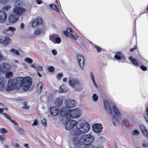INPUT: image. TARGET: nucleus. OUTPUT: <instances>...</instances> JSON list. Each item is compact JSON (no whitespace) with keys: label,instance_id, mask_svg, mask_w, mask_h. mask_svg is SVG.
I'll return each mask as SVG.
<instances>
[{"label":"nucleus","instance_id":"1","mask_svg":"<svg viewBox=\"0 0 148 148\" xmlns=\"http://www.w3.org/2000/svg\"><path fill=\"white\" fill-rule=\"evenodd\" d=\"M32 83V78L29 76L18 77L14 79L13 83L12 80L8 81L6 90L9 91L14 89H18L21 88L24 90H27L29 89Z\"/></svg>","mask_w":148,"mask_h":148},{"label":"nucleus","instance_id":"2","mask_svg":"<svg viewBox=\"0 0 148 148\" xmlns=\"http://www.w3.org/2000/svg\"><path fill=\"white\" fill-rule=\"evenodd\" d=\"M94 140V137L91 134H85L80 137L76 136L73 139V143L75 147L77 148L79 146L85 144V147L89 146V148L90 147L88 145L92 143Z\"/></svg>","mask_w":148,"mask_h":148},{"label":"nucleus","instance_id":"3","mask_svg":"<svg viewBox=\"0 0 148 148\" xmlns=\"http://www.w3.org/2000/svg\"><path fill=\"white\" fill-rule=\"evenodd\" d=\"M104 108L107 112L112 115V123L113 125L116 126L118 123L119 120L121 119V116L120 112L117 109L116 106L114 105L113 106L112 111L108 102L106 100H104L103 101Z\"/></svg>","mask_w":148,"mask_h":148},{"label":"nucleus","instance_id":"4","mask_svg":"<svg viewBox=\"0 0 148 148\" xmlns=\"http://www.w3.org/2000/svg\"><path fill=\"white\" fill-rule=\"evenodd\" d=\"M59 114L62 116L67 119H70L80 117L82 114V112L79 108L71 110L69 109L67 107H64L61 108Z\"/></svg>","mask_w":148,"mask_h":148},{"label":"nucleus","instance_id":"5","mask_svg":"<svg viewBox=\"0 0 148 148\" xmlns=\"http://www.w3.org/2000/svg\"><path fill=\"white\" fill-rule=\"evenodd\" d=\"M13 12V13L10 14L9 17L10 22L12 23L17 21L19 15H25L26 10L25 9L20 7L19 4L16 3L14 4Z\"/></svg>","mask_w":148,"mask_h":148},{"label":"nucleus","instance_id":"6","mask_svg":"<svg viewBox=\"0 0 148 148\" xmlns=\"http://www.w3.org/2000/svg\"><path fill=\"white\" fill-rule=\"evenodd\" d=\"M77 131L75 133V135H79L81 133H86L89 130L90 126L87 123H84L82 120H79L76 126Z\"/></svg>","mask_w":148,"mask_h":148},{"label":"nucleus","instance_id":"7","mask_svg":"<svg viewBox=\"0 0 148 148\" xmlns=\"http://www.w3.org/2000/svg\"><path fill=\"white\" fill-rule=\"evenodd\" d=\"M69 85L76 90H79L82 89L81 84L77 79L70 77L68 79Z\"/></svg>","mask_w":148,"mask_h":148},{"label":"nucleus","instance_id":"8","mask_svg":"<svg viewBox=\"0 0 148 148\" xmlns=\"http://www.w3.org/2000/svg\"><path fill=\"white\" fill-rule=\"evenodd\" d=\"M78 122L73 120H68L65 124V128L66 130H69L73 128L77 125Z\"/></svg>","mask_w":148,"mask_h":148},{"label":"nucleus","instance_id":"9","mask_svg":"<svg viewBox=\"0 0 148 148\" xmlns=\"http://www.w3.org/2000/svg\"><path fill=\"white\" fill-rule=\"evenodd\" d=\"M76 57L79 67L82 70H84V56L81 54H78L77 55Z\"/></svg>","mask_w":148,"mask_h":148},{"label":"nucleus","instance_id":"10","mask_svg":"<svg viewBox=\"0 0 148 148\" xmlns=\"http://www.w3.org/2000/svg\"><path fill=\"white\" fill-rule=\"evenodd\" d=\"M102 128V125L101 124L95 123L92 126V130L94 132L96 133L101 132Z\"/></svg>","mask_w":148,"mask_h":148},{"label":"nucleus","instance_id":"11","mask_svg":"<svg viewBox=\"0 0 148 148\" xmlns=\"http://www.w3.org/2000/svg\"><path fill=\"white\" fill-rule=\"evenodd\" d=\"M15 30V28L12 27H10L8 29L4 30L3 32L6 35L10 36H11L14 34Z\"/></svg>","mask_w":148,"mask_h":148},{"label":"nucleus","instance_id":"12","mask_svg":"<svg viewBox=\"0 0 148 148\" xmlns=\"http://www.w3.org/2000/svg\"><path fill=\"white\" fill-rule=\"evenodd\" d=\"M65 105L69 108H73L76 105L75 101L71 99H67L65 103Z\"/></svg>","mask_w":148,"mask_h":148},{"label":"nucleus","instance_id":"13","mask_svg":"<svg viewBox=\"0 0 148 148\" xmlns=\"http://www.w3.org/2000/svg\"><path fill=\"white\" fill-rule=\"evenodd\" d=\"M42 23V19L40 17H38L37 19H34L33 20L32 23V26L33 27L36 28Z\"/></svg>","mask_w":148,"mask_h":148},{"label":"nucleus","instance_id":"14","mask_svg":"<svg viewBox=\"0 0 148 148\" xmlns=\"http://www.w3.org/2000/svg\"><path fill=\"white\" fill-rule=\"evenodd\" d=\"M11 41V39L8 37H5L3 39L0 38V43L3 44L5 45H8Z\"/></svg>","mask_w":148,"mask_h":148},{"label":"nucleus","instance_id":"15","mask_svg":"<svg viewBox=\"0 0 148 148\" xmlns=\"http://www.w3.org/2000/svg\"><path fill=\"white\" fill-rule=\"evenodd\" d=\"M59 109L56 107L51 108L50 112L51 114L54 116H57L58 114Z\"/></svg>","mask_w":148,"mask_h":148},{"label":"nucleus","instance_id":"16","mask_svg":"<svg viewBox=\"0 0 148 148\" xmlns=\"http://www.w3.org/2000/svg\"><path fill=\"white\" fill-rule=\"evenodd\" d=\"M129 59L131 61L132 63L136 66H138L142 64V63L140 61H138V62L136 59L132 57H130Z\"/></svg>","mask_w":148,"mask_h":148},{"label":"nucleus","instance_id":"17","mask_svg":"<svg viewBox=\"0 0 148 148\" xmlns=\"http://www.w3.org/2000/svg\"><path fill=\"white\" fill-rule=\"evenodd\" d=\"M7 17V14L5 12L3 11L0 12V21L1 22H4Z\"/></svg>","mask_w":148,"mask_h":148},{"label":"nucleus","instance_id":"18","mask_svg":"<svg viewBox=\"0 0 148 148\" xmlns=\"http://www.w3.org/2000/svg\"><path fill=\"white\" fill-rule=\"evenodd\" d=\"M50 40L55 44H60L61 42V39L59 37H52L50 38Z\"/></svg>","mask_w":148,"mask_h":148},{"label":"nucleus","instance_id":"19","mask_svg":"<svg viewBox=\"0 0 148 148\" xmlns=\"http://www.w3.org/2000/svg\"><path fill=\"white\" fill-rule=\"evenodd\" d=\"M5 82L6 81L4 78H0V90H3L4 84Z\"/></svg>","mask_w":148,"mask_h":148},{"label":"nucleus","instance_id":"20","mask_svg":"<svg viewBox=\"0 0 148 148\" xmlns=\"http://www.w3.org/2000/svg\"><path fill=\"white\" fill-rule=\"evenodd\" d=\"M68 90V89L67 86L64 85H62L60 88L59 91L60 93H64L67 91Z\"/></svg>","mask_w":148,"mask_h":148},{"label":"nucleus","instance_id":"21","mask_svg":"<svg viewBox=\"0 0 148 148\" xmlns=\"http://www.w3.org/2000/svg\"><path fill=\"white\" fill-rule=\"evenodd\" d=\"M78 44L83 49L86 48V45L84 43V41L82 39H79V41L77 42Z\"/></svg>","mask_w":148,"mask_h":148},{"label":"nucleus","instance_id":"22","mask_svg":"<svg viewBox=\"0 0 148 148\" xmlns=\"http://www.w3.org/2000/svg\"><path fill=\"white\" fill-rule=\"evenodd\" d=\"M64 34L66 36H70L71 34H73L72 30L70 28H68L66 29L65 31L64 32Z\"/></svg>","mask_w":148,"mask_h":148},{"label":"nucleus","instance_id":"23","mask_svg":"<svg viewBox=\"0 0 148 148\" xmlns=\"http://www.w3.org/2000/svg\"><path fill=\"white\" fill-rule=\"evenodd\" d=\"M114 58L116 59L120 60L121 58H123L124 57L122 52H118L116 53V55L114 56Z\"/></svg>","mask_w":148,"mask_h":148},{"label":"nucleus","instance_id":"24","mask_svg":"<svg viewBox=\"0 0 148 148\" xmlns=\"http://www.w3.org/2000/svg\"><path fill=\"white\" fill-rule=\"evenodd\" d=\"M62 99L61 98H57L55 101V104L58 106H61L62 104Z\"/></svg>","mask_w":148,"mask_h":148},{"label":"nucleus","instance_id":"25","mask_svg":"<svg viewBox=\"0 0 148 148\" xmlns=\"http://www.w3.org/2000/svg\"><path fill=\"white\" fill-rule=\"evenodd\" d=\"M43 85L42 82H39L37 85V89L40 92L43 88Z\"/></svg>","mask_w":148,"mask_h":148},{"label":"nucleus","instance_id":"26","mask_svg":"<svg viewBox=\"0 0 148 148\" xmlns=\"http://www.w3.org/2000/svg\"><path fill=\"white\" fill-rule=\"evenodd\" d=\"M43 31V29H38L35 31L34 34L36 35H39L42 33Z\"/></svg>","mask_w":148,"mask_h":148},{"label":"nucleus","instance_id":"27","mask_svg":"<svg viewBox=\"0 0 148 148\" xmlns=\"http://www.w3.org/2000/svg\"><path fill=\"white\" fill-rule=\"evenodd\" d=\"M13 74L12 72H7L5 74V77L7 78H9L13 76Z\"/></svg>","mask_w":148,"mask_h":148},{"label":"nucleus","instance_id":"28","mask_svg":"<svg viewBox=\"0 0 148 148\" xmlns=\"http://www.w3.org/2000/svg\"><path fill=\"white\" fill-rule=\"evenodd\" d=\"M10 51L12 52L13 54H15L16 55H19V51L15 49H12L10 50Z\"/></svg>","mask_w":148,"mask_h":148},{"label":"nucleus","instance_id":"29","mask_svg":"<svg viewBox=\"0 0 148 148\" xmlns=\"http://www.w3.org/2000/svg\"><path fill=\"white\" fill-rule=\"evenodd\" d=\"M24 60L25 62L31 64L33 62V60L31 58H26Z\"/></svg>","mask_w":148,"mask_h":148},{"label":"nucleus","instance_id":"30","mask_svg":"<svg viewBox=\"0 0 148 148\" xmlns=\"http://www.w3.org/2000/svg\"><path fill=\"white\" fill-rule=\"evenodd\" d=\"M144 117L148 123V108H147Z\"/></svg>","mask_w":148,"mask_h":148},{"label":"nucleus","instance_id":"31","mask_svg":"<svg viewBox=\"0 0 148 148\" xmlns=\"http://www.w3.org/2000/svg\"><path fill=\"white\" fill-rule=\"evenodd\" d=\"M92 98L94 101H97L98 97L96 94H94L92 95Z\"/></svg>","mask_w":148,"mask_h":148},{"label":"nucleus","instance_id":"32","mask_svg":"<svg viewBox=\"0 0 148 148\" xmlns=\"http://www.w3.org/2000/svg\"><path fill=\"white\" fill-rule=\"evenodd\" d=\"M3 114L8 120H9L10 121L11 120V119L10 115L6 113H3Z\"/></svg>","mask_w":148,"mask_h":148},{"label":"nucleus","instance_id":"33","mask_svg":"<svg viewBox=\"0 0 148 148\" xmlns=\"http://www.w3.org/2000/svg\"><path fill=\"white\" fill-rule=\"evenodd\" d=\"M0 131L1 133L4 134L8 132V131L5 129L3 128H1L0 129Z\"/></svg>","mask_w":148,"mask_h":148},{"label":"nucleus","instance_id":"34","mask_svg":"<svg viewBox=\"0 0 148 148\" xmlns=\"http://www.w3.org/2000/svg\"><path fill=\"white\" fill-rule=\"evenodd\" d=\"M50 6L51 7L54 9V10H55L56 11H58V9L57 8V6L55 5H54L53 4H51L50 5Z\"/></svg>","mask_w":148,"mask_h":148},{"label":"nucleus","instance_id":"35","mask_svg":"<svg viewBox=\"0 0 148 148\" xmlns=\"http://www.w3.org/2000/svg\"><path fill=\"white\" fill-rule=\"evenodd\" d=\"M94 47L97 50V52H100L101 51L102 49L101 48H100L99 47L97 46L96 45H95Z\"/></svg>","mask_w":148,"mask_h":148},{"label":"nucleus","instance_id":"36","mask_svg":"<svg viewBox=\"0 0 148 148\" xmlns=\"http://www.w3.org/2000/svg\"><path fill=\"white\" fill-rule=\"evenodd\" d=\"M41 123L42 124V125L46 127L47 126V123L45 119H44L41 121Z\"/></svg>","mask_w":148,"mask_h":148},{"label":"nucleus","instance_id":"37","mask_svg":"<svg viewBox=\"0 0 148 148\" xmlns=\"http://www.w3.org/2000/svg\"><path fill=\"white\" fill-rule=\"evenodd\" d=\"M139 132L138 130H136L134 131L133 134L134 135H138L139 134Z\"/></svg>","mask_w":148,"mask_h":148},{"label":"nucleus","instance_id":"38","mask_svg":"<svg viewBox=\"0 0 148 148\" xmlns=\"http://www.w3.org/2000/svg\"><path fill=\"white\" fill-rule=\"evenodd\" d=\"M140 129L142 132L147 130L146 128L143 125H140Z\"/></svg>","mask_w":148,"mask_h":148},{"label":"nucleus","instance_id":"39","mask_svg":"<svg viewBox=\"0 0 148 148\" xmlns=\"http://www.w3.org/2000/svg\"><path fill=\"white\" fill-rule=\"evenodd\" d=\"M140 68L143 71H146L147 70V68L144 65H141Z\"/></svg>","mask_w":148,"mask_h":148},{"label":"nucleus","instance_id":"40","mask_svg":"<svg viewBox=\"0 0 148 148\" xmlns=\"http://www.w3.org/2000/svg\"><path fill=\"white\" fill-rule=\"evenodd\" d=\"M90 73L91 79L92 81H94L95 80V78L93 73L92 72H91Z\"/></svg>","mask_w":148,"mask_h":148},{"label":"nucleus","instance_id":"41","mask_svg":"<svg viewBox=\"0 0 148 148\" xmlns=\"http://www.w3.org/2000/svg\"><path fill=\"white\" fill-rule=\"evenodd\" d=\"M10 121L11 123H12L13 124H14L16 126H18V123L15 121L11 119Z\"/></svg>","mask_w":148,"mask_h":148},{"label":"nucleus","instance_id":"42","mask_svg":"<svg viewBox=\"0 0 148 148\" xmlns=\"http://www.w3.org/2000/svg\"><path fill=\"white\" fill-rule=\"evenodd\" d=\"M6 139V137L4 135H1L0 136V140H4Z\"/></svg>","mask_w":148,"mask_h":148},{"label":"nucleus","instance_id":"43","mask_svg":"<svg viewBox=\"0 0 148 148\" xmlns=\"http://www.w3.org/2000/svg\"><path fill=\"white\" fill-rule=\"evenodd\" d=\"M48 70L50 72H52L54 70V68L52 66H50L48 68Z\"/></svg>","mask_w":148,"mask_h":148},{"label":"nucleus","instance_id":"44","mask_svg":"<svg viewBox=\"0 0 148 148\" xmlns=\"http://www.w3.org/2000/svg\"><path fill=\"white\" fill-rule=\"evenodd\" d=\"M62 76V73L59 74L57 76V77L58 79H60Z\"/></svg>","mask_w":148,"mask_h":148},{"label":"nucleus","instance_id":"45","mask_svg":"<svg viewBox=\"0 0 148 148\" xmlns=\"http://www.w3.org/2000/svg\"><path fill=\"white\" fill-rule=\"evenodd\" d=\"M38 124V121L37 120L35 119L34 121V122L32 124V126H35L36 125H37Z\"/></svg>","mask_w":148,"mask_h":148},{"label":"nucleus","instance_id":"46","mask_svg":"<svg viewBox=\"0 0 148 148\" xmlns=\"http://www.w3.org/2000/svg\"><path fill=\"white\" fill-rule=\"evenodd\" d=\"M143 134L145 135L147 137L148 136V133L147 130L143 132Z\"/></svg>","mask_w":148,"mask_h":148},{"label":"nucleus","instance_id":"47","mask_svg":"<svg viewBox=\"0 0 148 148\" xmlns=\"http://www.w3.org/2000/svg\"><path fill=\"white\" fill-rule=\"evenodd\" d=\"M52 52L54 55H56L57 54L56 51L55 49H53L52 50Z\"/></svg>","mask_w":148,"mask_h":148},{"label":"nucleus","instance_id":"48","mask_svg":"<svg viewBox=\"0 0 148 148\" xmlns=\"http://www.w3.org/2000/svg\"><path fill=\"white\" fill-rule=\"evenodd\" d=\"M10 8V6L9 5L5 6L3 7L4 10H7Z\"/></svg>","mask_w":148,"mask_h":148},{"label":"nucleus","instance_id":"49","mask_svg":"<svg viewBox=\"0 0 148 148\" xmlns=\"http://www.w3.org/2000/svg\"><path fill=\"white\" fill-rule=\"evenodd\" d=\"M36 70L39 71H41L42 70V68L41 66H39V67H37L36 68Z\"/></svg>","mask_w":148,"mask_h":148},{"label":"nucleus","instance_id":"50","mask_svg":"<svg viewBox=\"0 0 148 148\" xmlns=\"http://www.w3.org/2000/svg\"><path fill=\"white\" fill-rule=\"evenodd\" d=\"M68 37H70L71 38L75 40V36H74V35H73L72 34H71L70 36H69Z\"/></svg>","mask_w":148,"mask_h":148},{"label":"nucleus","instance_id":"51","mask_svg":"<svg viewBox=\"0 0 148 148\" xmlns=\"http://www.w3.org/2000/svg\"><path fill=\"white\" fill-rule=\"evenodd\" d=\"M24 107L25 109H28L30 107L27 105L26 103H24Z\"/></svg>","mask_w":148,"mask_h":148},{"label":"nucleus","instance_id":"52","mask_svg":"<svg viewBox=\"0 0 148 148\" xmlns=\"http://www.w3.org/2000/svg\"><path fill=\"white\" fill-rule=\"evenodd\" d=\"M36 2L39 4H41L42 2V1L41 0H36Z\"/></svg>","mask_w":148,"mask_h":148},{"label":"nucleus","instance_id":"53","mask_svg":"<svg viewBox=\"0 0 148 148\" xmlns=\"http://www.w3.org/2000/svg\"><path fill=\"white\" fill-rule=\"evenodd\" d=\"M137 46H135L134 48H131L130 49V51L131 52H133L135 49H137Z\"/></svg>","mask_w":148,"mask_h":148},{"label":"nucleus","instance_id":"54","mask_svg":"<svg viewBox=\"0 0 148 148\" xmlns=\"http://www.w3.org/2000/svg\"><path fill=\"white\" fill-rule=\"evenodd\" d=\"M5 109V108H0V114H3V113Z\"/></svg>","mask_w":148,"mask_h":148},{"label":"nucleus","instance_id":"55","mask_svg":"<svg viewBox=\"0 0 148 148\" xmlns=\"http://www.w3.org/2000/svg\"><path fill=\"white\" fill-rule=\"evenodd\" d=\"M24 27V24L23 23H21L20 25V28L23 29Z\"/></svg>","mask_w":148,"mask_h":148},{"label":"nucleus","instance_id":"56","mask_svg":"<svg viewBox=\"0 0 148 148\" xmlns=\"http://www.w3.org/2000/svg\"><path fill=\"white\" fill-rule=\"evenodd\" d=\"M67 81V78L66 77L64 78L63 79V81L64 82H66Z\"/></svg>","mask_w":148,"mask_h":148},{"label":"nucleus","instance_id":"57","mask_svg":"<svg viewBox=\"0 0 148 148\" xmlns=\"http://www.w3.org/2000/svg\"><path fill=\"white\" fill-rule=\"evenodd\" d=\"M143 146H144V147H148V144H145V143H144L143 144Z\"/></svg>","mask_w":148,"mask_h":148},{"label":"nucleus","instance_id":"58","mask_svg":"<svg viewBox=\"0 0 148 148\" xmlns=\"http://www.w3.org/2000/svg\"><path fill=\"white\" fill-rule=\"evenodd\" d=\"M6 2L5 0H0V3H4Z\"/></svg>","mask_w":148,"mask_h":148},{"label":"nucleus","instance_id":"59","mask_svg":"<svg viewBox=\"0 0 148 148\" xmlns=\"http://www.w3.org/2000/svg\"><path fill=\"white\" fill-rule=\"evenodd\" d=\"M4 147L5 148H9V147L8 146V145L5 144H4Z\"/></svg>","mask_w":148,"mask_h":148},{"label":"nucleus","instance_id":"60","mask_svg":"<svg viewBox=\"0 0 148 148\" xmlns=\"http://www.w3.org/2000/svg\"><path fill=\"white\" fill-rule=\"evenodd\" d=\"M92 82H93V83L94 86H95L96 87H97V86L96 83H95V81L94 80V81H92Z\"/></svg>","mask_w":148,"mask_h":148},{"label":"nucleus","instance_id":"61","mask_svg":"<svg viewBox=\"0 0 148 148\" xmlns=\"http://www.w3.org/2000/svg\"><path fill=\"white\" fill-rule=\"evenodd\" d=\"M15 62L16 64H19V62L17 60H15Z\"/></svg>","mask_w":148,"mask_h":148},{"label":"nucleus","instance_id":"62","mask_svg":"<svg viewBox=\"0 0 148 148\" xmlns=\"http://www.w3.org/2000/svg\"><path fill=\"white\" fill-rule=\"evenodd\" d=\"M38 75L39 76V77H41L42 75H41V74L39 73H38Z\"/></svg>","mask_w":148,"mask_h":148},{"label":"nucleus","instance_id":"63","mask_svg":"<svg viewBox=\"0 0 148 148\" xmlns=\"http://www.w3.org/2000/svg\"><path fill=\"white\" fill-rule=\"evenodd\" d=\"M33 68H36V67L33 65V64H32L31 65Z\"/></svg>","mask_w":148,"mask_h":148},{"label":"nucleus","instance_id":"64","mask_svg":"<svg viewBox=\"0 0 148 148\" xmlns=\"http://www.w3.org/2000/svg\"><path fill=\"white\" fill-rule=\"evenodd\" d=\"M0 105H1L3 107V105L2 104V103H0Z\"/></svg>","mask_w":148,"mask_h":148}]
</instances>
